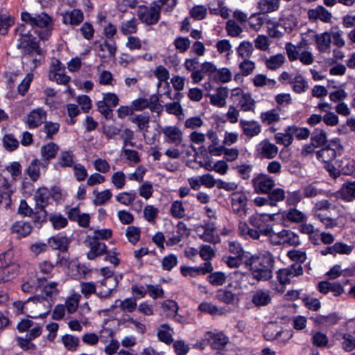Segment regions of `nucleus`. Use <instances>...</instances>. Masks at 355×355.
I'll use <instances>...</instances> for the list:
<instances>
[{"instance_id":"9d476101","label":"nucleus","mask_w":355,"mask_h":355,"mask_svg":"<svg viewBox=\"0 0 355 355\" xmlns=\"http://www.w3.org/2000/svg\"><path fill=\"white\" fill-rule=\"evenodd\" d=\"M48 167L46 161L38 159H33L25 170L26 173L33 182H36L40 177L41 169L46 170Z\"/></svg>"},{"instance_id":"0eeeda50","label":"nucleus","mask_w":355,"mask_h":355,"mask_svg":"<svg viewBox=\"0 0 355 355\" xmlns=\"http://www.w3.org/2000/svg\"><path fill=\"white\" fill-rule=\"evenodd\" d=\"M139 19L148 24L152 25L156 24L160 17L159 7L155 5L150 8L146 6L140 7L138 11Z\"/></svg>"},{"instance_id":"79ce46f5","label":"nucleus","mask_w":355,"mask_h":355,"mask_svg":"<svg viewBox=\"0 0 355 355\" xmlns=\"http://www.w3.org/2000/svg\"><path fill=\"white\" fill-rule=\"evenodd\" d=\"M170 329H171L168 324H163L157 331L158 338L166 344H171L173 342L172 335L169 332Z\"/></svg>"},{"instance_id":"603ef678","label":"nucleus","mask_w":355,"mask_h":355,"mask_svg":"<svg viewBox=\"0 0 355 355\" xmlns=\"http://www.w3.org/2000/svg\"><path fill=\"white\" fill-rule=\"evenodd\" d=\"M111 182L118 189H121L125 184V175L123 171L114 173L111 177Z\"/></svg>"},{"instance_id":"bf43d9fd","label":"nucleus","mask_w":355,"mask_h":355,"mask_svg":"<svg viewBox=\"0 0 355 355\" xmlns=\"http://www.w3.org/2000/svg\"><path fill=\"white\" fill-rule=\"evenodd\" d=\"M58 164L62 167H71L73 164V155L71 151L62 152Z\"/></svg>"},{"instance_id":"4d7b16f0","label":"nucleus","mask_w":355,"mask_h":355,"mask_svg":"<svg viewBox=\"0 0 355 355\" xmlns=\"http://www.w3.org/2000/svg\"><path fill=\"white\" fill-rule=\"evenodd\" d=\"M207 13V8L205 6L199 5L192 8L190 10V15L196 20H202L205 18Z\"/></svg>"},{"instance_id":"39448f33","label":"nucleus","mask_w":355,"mask_h":355,"mask_svg":"<svg viewBox=\"0 0 355 355\" xmlns=\"http://www.w3.org/2000/svg\"><path fill=\"white\" fill-rule=\"evenodd\" d=\"M85 246L89 248L87 253V257L89 260H94L97 257L107 253V246L105 243L92 238L91 235H87L84 241Z\"/></svg>"},{"instance_id":"4468645a","label":"nucleus","mask_w":355,"mask_h":355,"mask_svg":"<svg viewBox=\"0 0 355 355\" xmlns=\"http://www.w3.org/2000/svg\"><path fill=\"white\" fill-rule=\"evenodd\" d=\"M308 15L310 19H320L325 23L330 22L332 18L331 13L322 6H318L315 9H311Z\"/></svg>"},{"instance_id":"f03ea898","label":"nucleus","mask_w":355,"mask_h":355,"mask_svg":"<svg viewBox=\"0 0 355 355\" xmlns=\"http://www.w3.org/2000/svg\"><path fill=\"white\" fill-rule=\"evenodd\" d=\"M17 314H26L32 318H44L51 311L50 301L41 296L30 297L25 302L17 301L13 303Z\"/></svg>"},{"instance_id":"dca6fc26","label":"nucleus","mask_w":355,"mask_h":355,"mask_svg":"<svg viewBox=\"0 0 355 355\" xmlns=\"http://www.w3.org/2000/svg\"><path fill=\"white\" fill-rule=\"evenodd\" d=\"M241 293H232L230 291L219 289L216 293V298L227 304H234L240 301Z\"/></svg>"},{"instance_id":"6e6d98bb","label":"nucleus","mask_w":355,"mask_h":355,"mask_svg":"<svg viewBox=\"0 0 355 355\" xmlns=\"http://www.w3.org/2000/svg\"><path fill=\"white\" fill-rule=\"evenodd\" d=\"M154 75L159 80L158 86L160 85L162 82H167L170 78L168 70L162 65H159L155 68Z\"/></svg>"},{"instance_id":"1a4fd4ad","label":"nucleus","mask_w":355,"mask_h":355,"mask_svg":"<svg viewBox=\"0 0 355 355\" xmlns=\"http://www.w3.org/2000/svg\"><path fill=\"white\" fill-rule=\"evenodd\" d=\"M46 119V112L42 108L33 110L26 117L25 123L29 128H35Z\"/></svg>"},{"instance_id":"412c9836","label":"nucleus","mask_w":355,"mask_h":355,"mask_svg":"<svg viewBox=\"0 0 355 355\" xmlns=\"http://www.w3.org/2000/svg\"><path fill=\"white\" fill-rule=\"evenodd\" d=\"M58 150V146L53 142H50L42 146L40 150L42 157V161H46L49 166L50 159L55 157Z\"/></svg>"},{"instance_id":"f3484780","label":"nucleus","mask_w":355,"mask_h":355,"mask_svg":"<svg viewBox=\"0 0 355 355\" xmlns=\"http://www.w3.org/2000/svg\"><path fill=\"white\" fill-rule=\"evenodd\" d=\"M50 196L51 192L47 188H39L34 196V200L36 202L35 209H44L49 203Z\"/></svg>"},{"instance_id":"b1692460","label":"nucleus","mask_w":355,"mask_h":355,"mask_svg":"<svg viewBox=\"0 0 355 355\" xmlns=\"http://www.w3.org/2000/svg\"><path fill=\"white\" fill-rule=\"evenodd\" d=\"M227 96L228 90L225 87H220L218 89L216 94L210 96L211 103L214 105L222 107L225 105Z\"/></svg>"},{"instance_id":"4c0bfd02","label":"nucleus","mask_w":355,"mask_h":355,"mask_svg":"<svg viewBox=\"0 0 355 355\" xmlns=\"http://www.w3.org/2000/svg\"><path fill=\"white\" fill-rule=\"evenodd\" d=\"M4 148L10 152L15 150L19 147V141L12 134H6L2 139Z\"/></svg>"},{"instance_id":"bb28decb","label":"nucleus","mask_w":355,"mask_h":355,"mask_svg":"<svg viewBox=\"0 0 355 355\" xmlns=\"http://www.w3.org/2000/svg\"><path fill=\"white\" fill-rule=\"evenodd\" d=\"M271 301V297L268 291H263L262 290L257 291L253 294L252 297V303L257 306H266Z\"/></svg>"},{"instance_id":"e433bc0d","label":"nucleus","mask_w":355,"mask_h":355,"mask_svg":"<svg viewBox=\"0 0 355 355\" xmlns=\"http://www.w3.org/2000/svg\"><path fill=\"white\" fill-rule=\"evenodd\" d=\"M121 32L124 35L135 33L137 31V23L135 18L122 22L119 26Z\"/></svg>"},{"instance_id":"6e6552de","label":"nucleus","mask_w":355,"mask_h":355,"mask_svg":"<svg viewBox=\"0 0 355 355\" xmlns=\"http://www.w3.org/2000/svg\"><path fill=\"white\" fill-rule=\"evenodd\" d=\"M117 285L118 278L116 276L108 275L105 277L99 282V285L98 286L99 291L97 293V295L101 297H107Z\"/></svg>"},{"instance_id":"aec40b11","label":"nucleus","mask_w":355,"mask_h":355,"mask_svg":"<svg viewBox=\"0 0 355 355\" xmlns=\"http://www.w3.org/2000/svg\"><path fill=\"white\" fill-rule=\"evenodd\" d=\"M277 236L280 238L278 242L282 245L296 246L300 243L298 236L291 230H284L277 233Z\"/></svg>"},{"instance_id":"0e129e2a","label":"nucleus","mask_w":355,"mask_h":355,"mask_svg":"<svg viewBox=\"0 0 355 355\" xmlns=\"http://www.w3.org/2000/svg\"><path fill=\"white\" fill-rule=\"evenodd\" d=\"M329 339L326 334L318 331L315 333L312 337V343L315 346L324 347L327 346Z\"/></svg>"},{"instance_id":"473e14b6","label":"nucleus","mask_w":355,"mask_h":355,"mask_svg":"<svg viewBox=\"0 0 355 355\" xmlns=\"http://www.w3.org/2000/svg\"><path fill=\"white\" fill-rule=\"evenodd\" d=\"M330 37V40L333 39L334 44L337 46L338 48H341L345 46V42L342 37L343 32L341 31L338 26H332L330 31L328 32Z\"/></svg>"},{"instance_id":"6ab92c4d","label":"nucleus","mask_w":355,"mask_h":355,"mask_svg":"<svg viewBox=\"0 0 355 355\" xmlns=\"http://www.w3.org/2000/svg\"><path fill=\"white\" fill-rule=\"evenodd\" d=\"M84 19V15L80 10L73 9L69 12H66L63 15V23L71 26L79 25Z\"/></svg>"},{"instance_id":"338daca9","label":"nucleus","mask_w":355,"mask_h":355,"mask_svg":"<svg viewBox=\"0 0 355 355\" xmlns=\"http://www.w3.org/2000/svg\"><path fill=\"white\" fill-rule=\"evenodd\" d=\"M273 325L267 327L264 330L263 336L267 340H279L281 337L282 330H278Z\"/></svg>"},{"instance_id":"2eb2a0df","label":"nucleus","mask_w":355,"mask_h":355,"mask_svg":"<svg viewBox=\"0 0 355 355\" xmlns=\"http://www.w3.org/2000/svg\"><path fill=\"white\" fill-rule=\"evenodd\" d=\"M207 336V340L210 343L211 346L216 349L223 348L229 340L228 338L222 332H208Z\"/></svg>"},{"instance_id":"f704fd0d","label":"nucleus","mask_w":355,"mask_h":355,"mask_svg":"<svg viewBox=\"0 0 355 355\" xmlns=\"http://www.w3.org/2000/svg\"><path fill=\"white\" fill-rule=\"evenodd\" d=\"M205 231L202 234L200 235L201 239L204 241L212 243H216L220 241L218 236L214 234L215 227L211 225H207L204 227Z\"/></svg>"},{"instance_id":"8fccbe9b","label":"nucleus","mask_w":355,"mask_h":355,"mask_svg":"<svg viewBox=\"0 0 355 355\" xmlns=\"http://www.w3.org/2000/svg\"><path fill=\"white\" fill-rule=\"evenodd\" d=\"M173 44L176 50L184 53L190 48L191 41L188 37L180 36L174 40Z\"/></svg>"},{"instance_id":"9b49d317","label":"nucleus","mask_w":355,"mask_h":355,"mask_svg":"<svg viewBox=\"0 0 355 355\" xmlns=\"http://www.w3.org/2000/svg\"><path fill=\"white\" fill-rule=\"evenodd\" d=\"M256 192L268 193L275 186L274 180L266 175H260L252 180Z\"/></svg>"},{"instance_id":"72a5a7b5","label":"nucleus","mask_w":355,"mask_h":355,"mask_svg":"<svg viewBox=\"0 0 355 355\" xmlns=\"http://www.w3.org/2000/svg\"><path fill=\"white\" fill-rule=\"evenodd\" d=\"M115 307H119L123 311L132 313L137 308V302L135 299L126 298L124 300H117L115 302Z\"/></svg>"},{"instance_id":"f8f14e48","label":"nucleus","mask_w":355,"mask_h":355,"mask_svg":"<svg viewBox=\"0 0 355 355\" xmlns=\"http://www.w3.org/2000/svg\"><path fill=\"white\" fill-rule=\"evenodd\" d=\"M166 141L173 144L175 146L181 144L183 140V133L182 130L176 126H166L162 130Z\"/></svg>"},{"instance_id":"58836bf2","label":"nucleus","mask_w":355,"mask_h":355,"mask_svg":"<svg viewBox=\"0 0 355 355\" xmlns=\"http://www.w3.org/2000/svg\"><path fill=\"white\" fill-rule=\"evenodd\" d=\"M64 347L70 351H76L79 345V338L72 335L66 334L62 337Z\"/></svg>"},{"instance_id":"c756f323","label":"nucleus","mask_w":355,"mask_h":355,"mask_svg":"<svg viewBox=\"0 0 355 355\" xmlns=\"http://www.w3.org/2000/svg\"><path fill=\"white\" fill-rule=\"evenodd\" d=\"M322 192L317 182H313L304 185L302 187V195L304 198H313L318 196Z\"/></svg>"},{"instance_id":"c85d7f7f","label":"nucleus","mask_w":355,"mask_h":355,"mask_svg":"<svg viewBox=\"0 0 355 355\" xmlns=\"http://www.w3.org/2000/svg\"><path fill=\"white\" fill-rule=\"evenodd\" d=\"M130 121L137 125L138 130L148 132L149 127L150 116L146 113L135 115L130 118Z\"/></svg>"},{"instance_id":"3c124183","label":"nucleus","mask_w":355,"mask_h":355,"mask_svg":"<svg viewBox=\"0 0 355 355\" xmlns=\"http://www.w3.org/2000/svg\"><path fill=\"white\" fill-rule=\"evenodd\" d=\"M261 130V125L256 121H245V136L252 137L258 135Z\"/></svg>"},{"instance_id":"e2e57ef3","label":"nucleus","mask_w":355,"mask_h":355,"mask_svg":"<svg viewBox=\"0 0 355 355\" xmlns=\"http://www.w3.org/2000/svg\"><path fill=\"white\" fill-rule=\"evenodd\" d=\"M33 79V73H28L26 74L25 78L22 80L21 83L18 85L17 90L19 94L22 96H24L25 94L28 92L31 83Z\"/></svg>"},{"instance_id":"ddd939ff","label":"nucleus","mask_w":355,"mask_h":355,"mask_svg":"<svg viewBox=\"0 0 355 355\" xmlns=\"http://www.w3.org/2000/svg\"><path fill=\"white\" fill-rule=\"evenodd\" d=\"M258 151L262 157L272 159L277 155L278 148L268 139H264L259 144Z\"/></svg>"},{"instance_id":"ea45409f","label":"nucleus","mask_w":355,"mask_h":355,"mask_svg":"<svg viewBox=\"0 0 355 355\" xmlns=\"http://www.w3.org/2000/svg\"><path fill=\"white\" fill-rule=\"evenodd\" d=\"M293 88L297 93H302L308 89V84L302 77V76L297 74L292 79Z\"/></svg>"},{"instance_id":"7ed1b4c3","label":"nucleus","mask_w":355,"mask_h":355,"mask_svg":"<svg viewBox=\"0 0 355 355\" xmlns=\"http://www.w3.org/2000/svg\"><path fill=\"white\" fill-rule=\"evenodd\" d=\"M303 273V268L300 263H295L291 266L279 269L277 272V278L279 284L275 282H270L271 288L279 293L285 291V285L290 283L291 279L301 275Z\"/></svg>"},{"instance_id":"f257e3e1","label":"nucleus","mask_w":355,"mask_h":355,"mask_svg":"<svg viewBox=\"0 0 355 355\" xmlns=\"http://www.w3.org/2000/svg\"><path fill=\"white\" fill-rule=\"evenodd\" d=\"M245 266L250 268V273L247 279L248 284H255L257 282L267 281L272 277V270L274 268V257L269 252H265L259 255H251L248 257L245 255Z\"/></svg>"},{"instance_id":"a19ab883","label":"nucleus","mask_w":355,"mask_h":355,"mask_svg":"<svg viewBox=\"0 0 355 355\" xmlns=\"http://www.w3.org/2000/svg\"><path fill=\"white\" fill-rule=\"evenodd\" d=\"M49 220L55 230L63 228L68 224L67 219L60 214H51L49 216Z\"/></svg>"},{"instance_id":"5fc2aeb1","label":"nucleus","mask_w":355,"mask_h":355,"mask_svg":"<svg viewBox=\"0 0 355 355\" xmlns=\"http://www.w3.org/2000/svg\"><path fill=\"white\" fill-rule=\"evenodd\" d=\"M261 119L263 122L270 125L272 123L278 121L280 117L277 111L273 109L262 113L261 115Z\"/></svg>"},{"instance_id":"de8ad7c7","label":"nucleus","mask_w":355,"mask_h":355,"mask_svg":"<svg viewBox=\"0 0 355 355\" xmlns=\"http://www.w3.org/2000/svg\"><path fill=\"white\" fill-rule=\"evenodd\" d=\"M286 218L288 220L295 223H302L306 220V215L300 210L293 208L288 211Z\"/></svg>"},{"instance_id":"a211bd4d","label":"nucleus","mask_w":355,"mask_h":355,"mask_svg":"<svg viewBox=\"0 0 355 355\" xmlns=\"http://www.w3.org/2000/svg\"><path fill=\"white\" fill-rule=\"evenodd\" d=\"M329 35L328 32L315 35L316 46L320 53H330L331 40Z\"/></svg>"},{"instance_id":"37998d69","label":"nucleus","mask_w":355,"mask_h":355,"mask_svg":"<svg viewBox=\"0 0 355 355\" xmlns=\"http://www.w3.org/2000/svg\"><path fill=\"white\" fill-rule=\"evenodd\" d=\"M311 142L315 147L321 146L327 142V135L323 130L316 129L311 137Z\"/></svg>"},{"instance_id":"09e8293b","label":"nucleus","mask_w":355,"mask_h":355,"mask_svg":"<svg viewBox=\"0 0 355 355\" xmlns=\"http://www.w3.org/2000/svg\"><path fill=\"white\" fill-rule=\"evenodd\" d=\"M288 131L291 132L292 137H297L299 139H307L310 135V132L306 128H300L297 126L288 127Z\"/></svg>"},{"instance_id":"680f3d73","label":"nucleus","mask_w":355,"mask_h":355,"mask_svg":"<svg viewBox=\"0 0 355 355\" xmlns=\"http://www.w3.org/2000/svg\"><path fill=\"white\" fill-rule=\"evenodd\" d=\"M304 198L300 190L288 191L286 196V203L288 205L295 206L298 204Z\"/></svg>"},{"instance_id":"052dcab7","label":"nucleus","mask_w":355,"mask_h":355,"mask_svg":"<svg viewBox=\"0 0 355 355\" xmlns=\"http://www.w3.org/2000/svg\"><path fill=\"white\" fill-rule=\"evenodd\" d=\"M199 309L211 315H222L224 313L223 309H219L216 306L208 302L201 303L199 305Z\"/></svg>"},{"instance_id":"69168bd1","label":"nucleus","mask_w":355,"mask_h":355,"mask_svg":"<svg viewBox=\"0 0 355 355\" xmlns=\"http://www.w3.org/2000/svg\"><path fill=\"white\" fill-rule=\"evenodd\" d=\"M98 111L106 119H112L113 117L112 109L105 101H98L96 103Z\"/></svg>"},{"instance_id":"864d4df0","label":"nucleus","mask_w":355,"mask_h":355,"mask_svg":"<svg viewBox=\"0 0 355 355\" xmlns=\"http://www.w3.org/2000/svg\"><path fill=\"white\" fill-rule=\"evenodd\" d=\"M140 234L141 230L139 227L129 226L127 227L125 235L131 243L136 244L140 239Z\"/></svg>"},{"instance_id":"5701e85b","label":"nucleus","mask_w":355,"mask_h":355,"mask_svg":"<svg viewBox=\"0 0 355 355\" xmlns=\"http://www.w3.org/2000/svg\"><path fill=\"white\" fill-rule=\"evenodd\" d=\"M12 233L17 234L19 236H26L32 232V226L28 222L17 221L11 227Z\"/></svg>"},{"instance_id":"774afa93","label":"nucleus","mask_w":355,"mask_h":355,"mask_svg":"<svg viewBox=\"0 0 355 355\" xmlns=\"http://www.w3.org/2000/svg\"><path fill=\"white\" fill-rule=\"evenodd\" d=\"M158 212L157 208L153 205H147L144 209V216L147 221L153 223L157 216Z\"/></svg>"},{"instance_id":"13d9d810","label":"nucleus","mask_w":355,"mask_h":355,"mask_svg":"<svg viewBox=\"0 0 355 355\" xmlns=\"http://www.w3.org/2000/svg\"><path fill=\"white\" fill-rule=\"evenodd\" d=\"M136 193L135 192H122L116 196V199L120 203L125 205H131L135 200Z\"/></svg>"},{"instance_id":"49530a36","label":"nucleus","mask_w":355,"mask_h":355,"mask_svg":"<svg viewBox=\"0 0 355 355\" xmlns=\"http://www.w3.org/2000/svg\"><path fill=\"white\" fill-rule=\"evenodd\" d=\"M227 276L223 272H211L208 276L209 282L213 286H222L226 281Z\"/></svg>"},{"instance_id":"2f4dec72","label":"nucleus","mask_w":355,"mask_h":355,"mask_svg":"<svg viewBox=\"0 0 355 355\" xmlns=\"http://www.w3.org/2000/svg\"><path fill=\"white\" fill-rule=\"evenodd\" d=\"M340 193L341 198L347 201H352L355 199V182L343 184Z\"/></svg>"},{"instance_id":"4be33fe9","label":"nucleus","mask_w":355,"mask_h":355,"mask_svg":"<svg viewBox=\"0 0 355 355\" xmlns=\"http://www.w3.org/2000/svg\"><path fill=\"white\" fill-rule=\"evenodd\" d=\"M232 207L233 211L239 216L244 213V195L240 193L232 194Z\"/></svg>"},{"instance_id":"c9c22d12","label":"nucleus","mask_w":355,"mask_h":355,"mask_svg":"<svg viewBox=\"0 0 355 355\" xmlns=\"http://www.w3.org/2000/svg\"><path fill=\"white\" fill-rule=\"evenodd\" d=\"M318 158L325 163H329L334 160L336 157V150L327 146L318 150L317 153Z\"/></svg>"},{"instance_id":"423d86ee","label":"nucleus","mask_w":355,"mask_h":355,"mask_svg":"<svg viewBox=\"0 0 355 355\" xmlns=\"http://www.w3.org/2000/svg\"><path fill=\"white\" fill-rule=\"evenodd\" d=\"M21 20L25 24H29L33 28L35 27H48L51 22L50 17L44 12L40 14H31L27 12H21Z\"/></svg>"},{"instance_id":"393cba45","label":"nucleus","mask_w":355,"mask_h":355,"mask_svg":"<svg viewBox=\"0 0 355 355\" xmlns=\"http://www.w3.org/2000/svg\"><path fill=\"white\" fill-rule=\"evenodd\" d=\"M92 193L94 195L93 204L96 206L105 205L112 196V193L110 189H105L102 191L94 189Z\"/></svg>"},{"instance_id":"c03bdc74","label":"nucleus","mask_w":355,"mask_h":355,"mask_svg":"<svg viewBox=\"0 0 355 355\" xmlns=\"http://www.w3.org/2000/svg\"><path fill=\"white\" fill-rule=\"evenodd\" d=\"M275 139L278 144H282L286 147L290 146L293 138L291 136V132L288 131V128L285 130L284 133L278 132L275 135Z\"/></svg>"},{"instance_id":"cd10ccee","label":"nucleus","mask_w":355,"mask_h":355,"mask_svg":"<svg viewBox=\"0 0 355 355\" xmlns=\"http://www.w3.org/2000/svg\"><path fill=\"white\" fill-rule=\"evenodd\" d=\"M285 62V56L282 53L266 58L264 63L266 67L270 70H275L282 66Z\"/></svg>"},{"instance_id":"a878e982","label":"nucleus","mask_w":355,"mask_h":355,"mask_svg":"<svg viewBox=\"0 0 355 355\" xmlns=\"http://www.w3.org/2000/svg\"><path fill=\"white\" fill-rule=\"evenodd\" d=\"M266 216L268 217L270 219V220H272L274 219V215H263L250 218V222L252 223V225L259 229V233H262L266 236H270V235L274 232L272 228L269 227L268 226L264 227L261 224V218Z\"/></svg>"},{"instance_id":"a18cd8bd","label":"nucleus","mask_w":355,"mask_h":355,"mask_svg":"<svg viewBox=\"0 0 355 355\" xmlns=\"http://www.w3.org/2000/svg\"><path fill=\"white\" fill-rule=\"evenodd\" d=\"M171 214L176 218H182L185 216V209L181 201L176 200L171 205L170 209Z\"/></svg>"},{"instance_id":"20e7f679","label":"nucleus","mask_w":355,"mask_h":355,"mask_svg":"<svg viewBox=\"0 0 355 355\" xmlns=\"http://www.w3.org/2000/svg\"><path fill=\"white\" fill-rule=\"evenodd\" d=\"M27 25V24H20L16 28V33L19 36L18 39L19 44L17 47L28 52L36 51L39 53V44L31 35V29L28 28Z\"/></svg>"},{"instance_id":"7c9ffc66","label":"nucleus","mask_w":355,"mask_h":355,"mask_svg":"<svg viewBox=\"0 0 355 355\" xmlns=\"http://www.w3.org/2000/svg\"><path fill=\"white\" fill-rule=\"evenodd\" d=\"M49 245L61 251H66L69 246V240L65 236H53L49 239Z\"/></svg>"}]
</instances>
